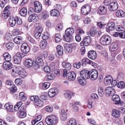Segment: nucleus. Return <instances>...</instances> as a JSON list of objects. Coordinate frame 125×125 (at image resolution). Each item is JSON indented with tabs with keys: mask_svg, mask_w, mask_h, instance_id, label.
<instances>
[{
	"mask_svg": "<svg viewBox=\"0 0 125 125\" xmlns=\"http://www.w3.org/2000/svg\"><path fill=\"white\" fill-rule=\"evenodd\" d=\"M57 118L54 115H50L47 116L45 121L48 125H55L57 122Z\"/></svg>",
	"mask_w": 125,
	"mask_h": 125,
	"instance_id": "f257e3e1",
	"label": "nucleus"
},
{
	"mask_svg": "<svg viewBox=\"0 0 125 125\" xmlns=\"http://www.w3.org/2000/svg\"><path fill=\"white\" fill-rule=\"evenodd\" d=\"M100 42L103 45H109L111 42V37L107 35H104L101 37Z\"/></svg>",
	"mask_w": 125,
	"mask_h": 125,
	"instance_id": "f03ea898",
	"label": "nucleus"
},
{
	"mask_svg": "<svg viewBox=\"0 0 125 125\" xmlns=\"http://www.w3.org/2000/svg\"><path fill=\"white\" fill-rule=\"evenodd\" d=\"M23 54L21 53L18 52L13 57V62L15 64H18L21 62Z\"/></svg>",
	"mask_w": 125,
	"mask_h": 125,
	"instance_id": "7ed1b4c3",
	"label": "nucleus"
},
{
	"mask_svg": "<svg viewBox=\"0 0 125 125\" xmlns=\"http://www.w3.org/2000/svg\"><path fill=\"white\" fill-rule=\"evenodd\" d=\"M91 10L90 7L88 5H85L82 6L81 9V12L82 14L87 15Z\"/></svg>",
	"mask_w": 125,
	"mask_h": 125,
	"instance_id": "20e7f679",
	"label": "nucleus"
},
{
	"mask_svg": "<svg viewBox=\"0 0 125 125\" xmlns=\"http://www.w3.org/2000/svg\"><path fill=\"white\" fill-rule=\"evenodd\" d=\"M10 7L6 6L4 9L2 14V16L3 18L6 19L10 16Z\"/></svg>",
	"mask_w": 125,
	"mask_h": 125,
	"instance_id": "39448f33",
	"label": "nucleus"
},
{
	"mask_svg": "<svg viewBox=\"0 0 125 125\" xmlns=\"http://www.w3.org/2000/svg\"><path fill=\"white\" fill-rule=\"evenodd\" d=\"M105 95L107 96H112L115 94V90L113 87H108L105 90Z\"/></svg>",
	"mask_w": 125,
	"mask_h": 125,
	"instance_id": "423d86ee",
	"label": "nucleus"
},
{
	"mask_svg": "<svg viewBox=\"0 0 125 125\" xmlns=\"http://www.w3.org/2000/svg\"><path fill=\"white\" fill-rule=\"evenodd\" d=\"M90 79L92 80H94L97 78L98 76V73L97 71L95 69H93L90 71Z\"/></svg>",
	"mask_w": 125,
	"mask_h": 125,
	"instance_id": "0eeeda50",
	"label": "nucleus"
},
{
	"mask_svg": "<svg viewBox=\"0 0 125 125\" xmlns=\"http://www.w3.org/2000/svg\"><path fill=\"white\" fill-rule=\"evenodd\" d=\"M21 49L22 52L25 54L27 53L30 51L29 47L26 43H24L22 44Z\"/></svg>",
	"mask_w": 125,
	"mask_h": 125,
	"instance_id": "6e6552de",
	"label": "nucleus"
},
{
	"mask_svg": "<svg viewBox=\"0 0 125 125\" xmlns=\"http://www.w3.org/2000/svg\"><path fill=\"white\" fill-rule=\"evenodd\" d=\"M43 30L42 27H39L36 28L34 31L35 37L37 39H38L40 37Z\"/></svg>",
	"mask_w": 125,
	"mask_h": 125,
	"instance_id": "1a4fd4ad",
	"label": "nucleus"
},
{
	"mask_svg": "<svg viewBox=\"0 0 125 125\" xmlns=\"http://www.w3.org/2000/svg\"><path fill=\"white\" fill-rule=\"evenodd\" d=\"M25 109L23 106L20 108L19 111L18 112V115L20 118H24L26 116L25 112Z\"/></svg>",
	"mask_w": 125,
	"mask_h": 125,
	"instance_id": "9d476101",
	"label": "nucleus"
},
{
	"mask_svg": "<svg viewBox=\"0 0 125 125\" xmlns=\"http://www.w3.org/2000/svg\"><path fill=\"white\" fill-rule=\"evenodd\" d=\"M35 10L37 13L40 12L42 10V6L41 4L39 1H36L34 2Z\"/></svg>",
	"mask_w": 125,
	"mask_h": 125,
	"instance_id": "9b49d317",
	"label": "nucleus"
},
{
	"mask_svg": "<svg viewBox=\"0 0 125 125\" xmlns=\"http://www.w3.org/2000/svg\"><path fill=\"white\" fill-rule=\"evenodd\" d=\"M90 71L88 70H84L82 71L80 73V76H82L85 79H88L90 78Z\"/></svg>",
	"mask_w": 125,
	"mask_h": 125,
	"instance_id": "f8f14e48",
	"label": "nucleus"
},
{
	"mask_svg": "<svg viewBox=\"0 0 125 125\" xmlns=\"http://www.w3.org/2000/svg\"><path fill=\"white\" fill-rule=\"evenodd\" d=\"M118 5L117 2L114 1L110 4V6L109 7V9L111 11H115L118 8Z\"/></svg>",
	"mask_w": 125,
	"mask_h": 125,
	"instance_id": "ddd939ff",
	"label": "nucleus"
},
{
	"mask_svg": "<svg viewBox=\"0 0 125 125\" xmlns=\"http://www.w3.org/2000/svg\"><path fill=\"white\" fill-rule=\"evenodd\" d=\"M28 21L30 22H36L38 20V16L37 14H33L30 15L28 18Z\"/></svg>",
	"mask_w": 125,
	"mask_h": 125,
	"instance_id": "4468645a",
	"label": "nucleus"
},
{
	"mask_svg": "<svg viewBox=\"0 0 125 125\" xmlns=\"http://www.w3.org/2000/svg\"><path fill=\"white\" fill-rule=\"evenodd\" d=\"M115 29V23L113 22H111L108 23L106 26V31H112L114 30Z\"/></svg>",
	"mask_w": 125,
	"mask_h": 125,
	"instance_id": "2eb2a0df",
	"label": "nucleus"
},
{
	"mask_svg": "<svg viewBox=\"0 0 125 125\" xmlns=\"http://www.w3.org/2000/svg\"><path fill=\"white\" fill-rule=\"evenodd\" d=\"M87 54L89 58L93 60L95 59L97 57L96 52L95 51L93 50L89 51L88 52Z\"/></svg>",
	"mask_w": 125,
	"mask_h": 125,
	"instance_id": "dca6fc26",
	"label": "nucleus"
},
{
	"mask_svg": "<svg viewBox=\"0 0 125 125\" xmlns=\"http://www.w3.org/2000/svg\"><path fill=\"white\" fill-rule=\"evenodd\" d=\"M58 91L56 88H51L48 91V95L50 97H53L58 93Z\"/></svg>",
	"mask_w": 125,
	"mask_h": 125,
	"instance_id": "f3484780",
	"label": "nucleus"
},
{
	"mask_svg": "<svg viewBox=\"0 0 125 125\" xmlns=\"http://www.w3.org/2000/svg\"><path fill=\"white\" fill-rule=\"evenodd\" d=\"M91 41V38L90 36H86L84 38L83 40L81 42V44H82L84 45L87 46L90 43Z\"/></svg>",
	"mask_w": 125,
	"mask_h": 125,
	"instance_id": "a211bd4d",
	"label": "nucleus"
},
{
	"mask_svg": "<svg viewBox=\"0 0 125 125\" xmlns=\"http://www.w3.org/2000/svg\"><path fill=\"white\" fill-rule=\"evenodd\" d=\"M112 99L115 102V104H121L122 103L121 102L120 98L119 96L117 94H114L112 96Z\"/></svg>",
	"mask_w": 125,
	"mask_h": 125,
	"instance_id": "6ab92c4d",
	"label": "nucleus"
},
{
	"mask_svg": "<svg viewBox=\"0 0 125 125\" xmlns=\"http://www.w3.org/2000/svg\"><path fill=\"white\" fill-rule=\"evenodd\" d=\"M3 67L5 70H9L12 67V63L10 62H4L3 63Z\"/></svg>",
	"mask_w": 125,
	"mask_h": 125,
	"instance_id": "aec40b11",
	"label": "nucleus"
},
{
	"mask_svg": "<svg viewBox=\"0 0 125 125\" xmlns=\"http://www.w3.org/2000/svg\"><path fill=\"white\" fill-rule=\"evenodd\" d=\"M9 21L10 25L11 27H13L16 23V18L13 16H10L9 19Z\"/></svg>",
	"mask_w": 125,
	"mask_h": 125,
	"instance_id": "412c9836",
	"label": "nucleus"
},
{
	"mask_svg": "<svg viewBox=\"0 0 125 125\" xmlns=\"http://www.w3.org/2000/svg\"><path fill=\"white\" fill-rule=\"evenodd\" d=\"M98 13L100 14H103L106 13L107 9L105 7L103 6H100L98 8Z\"/></svg>",
	"mask_w": 125,
	"mask_h": 125,
	"instance_id": "4be33fe9",
	"label": "nucleus"
},
{
	"mask_svg": "<svg viewBox=\"0 0 125 125\" xmlns=\"http://www.w3.org/2000/svg\"><path fill=\"white\" fill-rule=\"evenodd\" d=\"M34 61L30 59H26L25 61V66L28 68H30L33 64Z\"/></svg>",
	"mask_w": 125,
	"mask_h": 125,
	"instance_id": "5701e85b",
	"label": "nucleus"
},
{
	"mask_svg": "<svg viewBox=\"0 0 125 125\" xmlns=\"http://www.w3.org/2000/svg\"><path fill=\"white\" fill-rule=\"evenodd\" d=\"M76 74L74 72L69 73L68 74V79L69 81L74 80L76 77Z\"/></svg>",
	"mask_w": 125,
	"mask_h": 125,
	"instance_id": "b1692460",
	"label": "nucleus"
},
{
	"mask_svg": "<svg viewBox=\"0 0 125 125\" xmlns=\"http://www.w3.org/2000/svg\"><path fill=\"white\" fill-rule=\"evenodd\" d=\"M78 80L79 83L81 85L84 86L86 84V81L85 79L82 76L78 77Z\"/></svg>",
	"mask_w": 125,
	"mask_h": 125,
	"instance_id": "393cba45",
	"label": "nucleus"
},
{
	"mask_svg": "<svg viewBox=\"0 0 125 125\" xmlns=\"http://www.w3.org/2000/svg\"><path fill=\"white\" fill-rule=\"evenodd\" d=\"M113 80V79L112 77L110 76L105 78L104 80V82L106 85H109L111 84Z\"/></svg>",
	"mask_w": 125,
	"mask_h": 125,
	"instance_id": "a878e982",
	"label": "nucleus"
},
{
	"mask_svg": "<svg viewBox=\"0 0 125 125\" xmlns=\"http://www.w3.org/2000/svg\"><path fill=\"white\" fill-rule=\"evenodd\" d=\"M63 40L67 42H72L73 39L72 36H69L64 35L63 36Z\"/></svg>",
	"mask_w": 125,
	"mask_h": 125,
	"instance_id": "bb28decb",
	"label": "nucleus"
},
{
	"mask_svg": "<svg viewBox=\"0 0 125 125\" xmlns=\"http://www.w3.org/2000/svg\"><path fill=\"white\" fill-rule=\"evenodd\" d=\"M67 114L65 111L64 109L61 110V115L60 116V118L61 120L62 121H65L66 120L67 118Z\"/></svg>",
	"mask_w": 125,
	"mask_h": 125,
	"instance_id": "cd10ccee",
	"label": "nucleus"
},
{
	"mask_svg": "<svg viewBox=\"0 0 125 125\" xmlns=\"http://www.w3.org/2000/svg\"><path fill=\"white\" fill-rule=\"evenodd\" d=\"M97 32V31L96 30L95 27H93L91 28L90 31L88 32L87 34L90 36H93Z\"/></svg>",
	"mask_w": 125,
	"mask_h": 125,
	"instance_id": "c85d7f7f",
	"label": "nucleus"
},
{
	"mask_svg": "<svg viewBox=\"0 0 125 125\" xmlns=\"http://www.w3.org/2000/svg\"><path fill=\"white\" fill-rule=\"evenodd\" d=\"M74 32V30L73 28H69L67 29L65 31L64 35L72 36Z\"/></svg>",
	"mask_w": 125,
	"mask_h": 125,
	"instance_id": "c756f323",
	"label": "nucleus"
},
{
	"mask_svg": "<svg viewBox=\"0 0 125 125\" xmlns=\"http://www.w3.org/2000/svg\"><path fill=\"white\" fill-rule=\"evenodd\" d=\"M13 36L10 33L5 34V40L8 41H11L13 39Z\"/></svg>",
	"mask_w": 125,
	"mask_h": 125,
	"instance_id": "7c9ffc66",
	"label": "nucleus"
},
{
	"mask_svg": "<svg viewBox=\"0 0 125 125\" xmlns=\"http://www.w3.org/2000/svg\"><path fill=\"white\" fill-rule=\"evenodd\" d=\"M60 14L59 12L56 9L52 10L50 11V14L53 16H59Z\"/></svg>",
	"mask_w": 125,
	"mask_h": 125,
	"instance_id": "2f4dec72",
	"label": "nucleus"
},
{
	"mask_svg": "<svg viewBox=\"0 0 125 125\" xmlns=\"http://www.w3.org/2000/svg\"><path fill=\"white\" fill-rule=\"evenodd\" d=\"M116 15L117 17L121 18L125 16V13L122 10H117L116 13Z\"/></svg>",
	"mask_w": 125,
	"mask_h": 125,
	"instance_id": "473e14b6",
	"label": "nucleus"
},
{
	"mask_svg": "<svg viewBox=\"0 0 125 125\" xmlns=\"http://www.w3.org/2000/svg\"><path fill=\"white\" fill-rule=\"evenodd\" d=\"M3 56L6 62H10L11 60V57L8 52L4 53L3 54Z\"/></svg>",
	"mask_w": 125,
	"mask_h": 125,
	"instance_id": "72a5a7b5",
	"label": "nucleus"
},
{
	"mask_svg": "<svg viewBox=\"0 0 125 125\" xmlns=\"http://www.w3.org/2000/svg\"><path fill=\"white\" fill-rule=\"evenodd\" d=\"M56 49L58 54L60 55H62L63 53V47L60 45H58L56 47Z\"/></svg>",
	"mask_w": 125,
	"mask_h": 125,
	"instance_id": "f704fd0d",
	"label": "nucleus"
},
{
	"mask_svg": "<svg viewBox=\"0 0 125 125\" xmlns=\"http://www.w3.org/2000/svg\"><path fill=\"white\" fill-rule=\"evenodd\" d=\"M62 66L63 68L68 70H70L71 68V64L67 62H63L62 63Z\"/></svg>",
	"mask_w": 125,
	"mask_h": 125,
	"instance_id": "c9c22d12",
	"label": "nucleus"
},
{
	"mask_svg": "<svg viewBox=\"0 0 125 125\" xmlns=\"http://www.w3.org/2000/svg\"><path fill=\"white\" fill-rule=\"evenodd\" d=\"M19 98L20 100L24 101L26 100L27 98L25 95V94L24 92H21L19 94Z\"/></svg>",
	"mask_w": 125,
	"mask_h": 125,
	"instance_id": "e433bc0d",
	"label": "nucleus"
},
{
	"mask_svg": "<svg viewBox=\"0 0 125 125\" xmlns=\"http://www.w3.org/2000/svg\"><path fill=\"white\" fill-rule=\"evenodd\" d=\"M22 38L21 36H17L14 39L13 41L16 43L19 44L22 43Z\"/></svg>",
	"mask_w": 125,
	"mask_h": 125,
	"instance_id": "4c0bfd02",
	"label": "nucleus"
},
{
	"mask_svg": "<svg viewBox=\"0 0 125 125\" xmlns=\"http://www.w3.org/2000/svg\"><path fill=\"white\" fill-rule=\"evenodd\" d=\"M27 10L26 8L23 7L21 9L20 11V15L23 17H25L27 15Z\"/></svg>",
	"mask_w": 125,
	"mask_h": 125,
	"instance_id": "58836bf2",
	"label": "nucleus"
},
{
	"mask_svg": "<svg viewBox=\"0 0 125 125\" xmlns=\"http://www.w3.org/2000/svg\"><path fill=\"white\" fill-rule=\"evenodd\" d=\"M35 101V104L37 106L39 107L42 106L43 105V102L40 99H39L38 97H37Z\"/></svg>",
	"mask_w": 125,
	"mask_h": 125,
	"instance_id": "ea45409f",
	"label": "nucleus"
},
{
	"mask_svg": "<svg viewBox=\"0 0 125 125\" xmlns=\"http://www.w3.org/2000/svg\"><path fill=\"white\" fill-rule=\"evenodd\" d=\"M112 115L115 118L118 117L120 115L119 110L118 111L115 109H114L112 111Z\"/></svg>",
	"mask_w": 125,
	"mask_h": 125,
	"instance_id": "a19ab883",
	"label": "nucleus"
},
{
	"mask_svg": "<svg viewBox=\"0 0 125 125\" xmlns=\"http://www.w3.org/2000/svg\"><path fill=\"white\" fill-rule=\"evenodd\" d=\"M34 62L38 64L39 65H42L43 64V60L42 58L38 57L36 58L35 59L33 60Z\"/></svg>",
	"mask_w": 125,
	"mask_h": 125,
	"instance_id": "79ce46f5",
	"label": "nucleus"
},
{
	"mask_svg": "<svg viewBox=\"0 0 125 125\" xmlns=\"http://www.w3.org/2000/svg\"><path fill=\"white\" fill-rule=\"evenodd\" d=\"M82 65L83 66L85 65L86 63L89 64L91 63V61L87 58L83 59L82 60Z\"/></svg>",
	"mask_w": 125,
	"mask_h": 125,
	"instance_id": "37998d69",
	"label": "nucleus"
},
{
	"mask_svg": "<svg viewBox=\"0 0 125 125\" xmlns=\"http://www.w3.org/2000/svg\"><path fill=\"white\" fill-rule=\"evenodd\" d=\"M20 70L18 67H16L14 69H12L11 73L12 75L14 76H16L18 75Z\"/></svg>",
	"mask_w": 125,
	"mask_h": 125,
	"instance_id": "c03bdc74",
	"label": "nucleus"
},
{
	"mask_svg": "<svg viewBox=\"0 0 125 125\" xmlns=\"http://www.w3.org/2000/svg\"><path fill=\"white\" fill-rule=\"evenodd\" d=\"M13 106L9 103H6L4 106L5 108L9 111L12 112L13 109Z\"/></svg>",
	"mask_w": 125,
	"mask_h": 125,
	"instance_id": "a18cd8bd",
	"label": "nucleus"
},
{
	"mask_svg": "<svg viewBox=\"0 0 125 125\" xmlns=\"http://www.w3.org/2000/svg\"><path fill=\"white\" fill-rule=\"evenodd\" d=\"M110 48L112 51H114L118 48V44L116 42L112 43L111 45Z\"/></svg>",
	"mask_w": 125,
	"mask_h": 125,
	"instance_id": "49530a36",
	"label": "nucleus"
},
{
	"mask_svg": "<svg viewBox=\"0 0 125 125\" xmlns=\"http://www.w3.org/2000/svg\"><path fill=\"white\" fill-rule=\"evenodd\" d=\"M27 75V73L24 70L21 71L19 70L18 75L21 77L23 78H25Z\"/></svg>",
	"mask_w": 125,
	"mask_h": 125,
	"instance_id": "de8ad7c7",
	"label": "nucleus"
},
{
	"mask_svg": "<svg viewBox=\"0 0 125 125\" xmlns=\"http://www.w3.org/2000/svg\"><path fill=\"white\" fill-rule=\"evenodd\" d=\"M47 76L48 80H54L55 78L54 74L52 73H48Z\"/></svg>",
	"mask_w": 125,
	"mask_h": 125,
	"instance_id": "09e8293b",
	"label": "nucleus"
},
{
	"mask_svg": "<svg viewBox=\"0 0 125 125\" xmlns=\"http://www.w3.org/2000/svg\"><path fill=\"white\" fill-rule=\"evenodd\" d=\"M47 44V42L45 40H43L40 42V47L43 49H44L45 48Z\"/></svg>",
	"mask_w": 125,
	"mask_h": 125,
	"instance_id": "8fccbe9b",
	"label": "nucleus"
},
{
	"mask_svg": "<svg viewBox=\"0 0 125 125\" xmlns=\"http://www.w3.org/2000/svg\"><path fill=\"white\" fill-rule=\"evenodd\" d=\"M117 86L120 88H123L125 87V83L123 81L119 82L117 84Z\"/></svg>",
	"mask_w": 125,
	"mask_h": 125,
	"instance_id": "3c124183",
	"label": "nucleus"
},
{
	"mask_svg": "<svg viewBox=\"0 0 125 125\" xmlns=\"http://www.w3.org/2000/svg\"><path fill=\"white\" fill-rule=\"evenodd\" d=\"M13 45L14 44L13 43L10 42L6 44V46L8 49L10 50H12Z\"/></svg>",
	"mask_w": 125,
	"mask_h": 125,
	"instance_id": "603ef678",
	"label": "nucleus"
},
{
	"mask_svg": "<svg viewBox=\"0 0 125 125\" xmlns=\"http://www.w3.org/2000/svg\"><path fill=\"white\" fill-rule=\"evenodd\" d=\"M49 34L48 33L45 32L43 33V36H42V38L43 40H46L49 38Z\"/></svg>",
	"mask_w": 125,
	"mask_h": 125,
	"instance_id": "864d4df0",
	"label": "nucleus"
},
{
	"mask_svg": "<svg viewBox=\"0 0 125 125\" xmlns=\"http://www.w3.org/2000/svg\"><path fill=\"white\" fill-rule=\"evenodd\" d=\"M98 92L99 95L101 97H102L104 94L103 89L102 87L99 88L98 89Z\"/></svg>",
	"mask_w": 125,
	"mask_h": 125,
	"instance_id": "5fc2aeb1",
	"label": "nucleus"
},
{
	"mask_svg": "<svg viewBox=\"0 0 125 125\" xmlns=\"http://www.w3.org/2000/svg\"><path fill=\"white\" fill-rule=\"evenodd\" d=\"M45 110L48 112H52L53 110V108L51 105H49L46 106L45 108Z\"/></svg>",
	"mask_w": 125,
	"mask_h": 125,
	"instance_id": "6e6d98bb",
	"label": "nucleus"
},
{
	"mask_svg": "<svg viewBox=\"0 0 125 125\" xmlns=\"http://www.w3.org/2000/svg\"><path fill=\"white\" fill-rule=\"evenodd\" d=\"M55 40L56 42H59L61 41V36L59 34H56L55 35Z\"/></svg>",
	"mask_w": 125,
	"mask_h": 125,
	"instance_id": "4d7b16f0",
	"label": "nucleus"
},
{
	"mask_svg": "<svg viewBox=\"0 0 125 125\" xmlns=\"http://www.w3.org/2000/svg\"><path fill=\"white\" fill-rule=\"evenodd\" d=\"M68 125H76V120L74 119L70 120L68 122Z\"/></svg>",
	"mask_w": 125,
	"mask_h": 125,
	"instance_id": "13d9d810",
	"label": "nucleus"
},
{
	"mask_svg": "<svg viewBox=\"0 0 125 125\" xmlns=\"http://www.w3.org/2000/svg\"><path fill=\"white\" fill-rule=\"evenodd\" d=\"M15 83L16 85H20L22 83V80L20 78H17L15 80Z\"/></svg>",
	"mask_w": 125,
	"mask_h": 125,
	"instance_id": "bf43d9fd",
	"label": "nucleus"
},
{
	"mask_svg": "<svg viewBox=\"0 0 125 125\" xmlns=\"http://www.w3.org/2000/svg\"><path fill=\"white\" fill-rule=\"evenodd\" d=\"M65 48L66 51L68 52H70L72 51V49L70 45L66 46Z\"/></svg>",
	"mask_w": 125,
	"mask_h": 125,
	"instance_id": "052dcab7",
	"label": "nucleus"
},
{
	"mask_svg": "<svg viewBox=\"0 0 125 125\" xmlns=\"http://www.w3.org/2000/svg\"><path fill=\"white\" fill-rule=\"evenodd\" d=\"M96 102L92 98H90L88 100V104L94 106Z\"/></svg>",
	"mask_w": 125,
	"mask_h": 125,
	"instance_id": "680f3d73",
	"label": "nucleus"
},
{
	"mask_svg": "<svg viewBox=\"0 0 125 125\" xmlns=\"http://www.w3.org/2000/svg\"><path fill=\"white\" fill-rule=\"evenodd\" d=\"M50 85V83L49 82H45L43 83L42 86L43 88H44L45 89L48 88Z\"/></svg>",
	"mask_w": 125,
	"mask_h": 125,
	"instance_id": "e2e57ef3",
	"label": "nucleus"
},
{
	"mask_svg": "<svg viewBox=\"0 0 125 125\" xmlns=\"http://www.w3.org/2000/svg\"><path fill=\"white\" fill-rule=\"evenodd\" d=\"M43 70L45 72L48 73H49L51 71L50 68L47 66H46L44 67L43 68Z\"/></svg>",
	"mask_w": 125,
	"mask_h": 125,
	"instance_id": "0e129e2a",
	"label": "nucleus"
},
{
	"mask_svg": "<svg viewBox=\"0 0 125 125\" xmlns=\"http://www.w3.org/2000/svg\"><path fill=\"white\" fill-rule=\"evenodd\" d=\"M97 25L100 28L103 29L105 27L106 25L105 24H103L101 22L98 23Z\"/></svg>",
	"mask_w": 125,
	"mask_h": 125,
	"instance_id": "69168bd1",
	"label": "nucleus"
},
{
	"mask_svg": "<svg viewBox=\"0 0 125 125\" xmlns=\"http://www.w3.org/2000/svg\"><path fill=\"white\" fill-rule=\"evenodd\" d=\"M63 28V26L62 23H60L58 24L56 26V29L58 31H60Z\"/></svg>",
	"mask_w": 125,
	"mask_h": 125,
	"instance_id": "338daca9",
	"label": "nucleus"
},
{
	"mask_svg": "<svg viewBox=\"0 0 125 125\" xmlns=\"http://www.w3.org/2000/svg\"><path fill=\"white\" fill-rule=\"evenodd\" d=\"M27 40L32 44H34L35 42V40L30 36L27 38Z\"/></svg>",
	"mask_w": 125,
	"mask_h": 125,
	"instance_id": "774afa93",
	"label": "nucleus"
}]
</instances>
